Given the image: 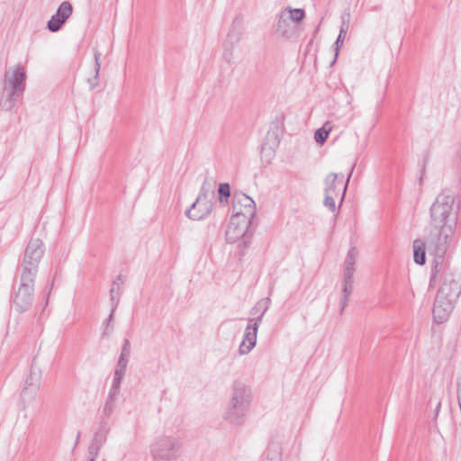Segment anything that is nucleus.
Returning a JSON list of instances; mask_svg holds the SVG:
<instances>
[{"mask_svg": "<svg viewBox=\"0 0 461 461\" xmlns=\"http://www.w3.org/2000/svg\"><path fill=\"white\" fill-rule=\"evenodd\" d=\"M39 388L25 386L23 388L21 393V402L23 408L25 409L27 405L31 404L37 395Z\"/></svg>", "mask_w": 461, "mask_h": 461, "instance_id": "412c9836", "label": "nucleus"}, {"mask_svg": "<svg viewBox=\"0 0 461 461\" xmlns=\"http://www.w3.org/2000/svg\"><path fill=\"white\" fill-rule=\"evenodd\" d=\"M426 245L428 246V242L422 240L413 241V259L418 265L423 266L426 263Z\"/></svg>", "mask_w": 461, "mask_h": 461, "instance_id": "a211bd4d", "label": "nucleus"}, {"mask_svg": "<svg viewBox=\"0 0 461 461\" xmlns=\"http://www.w3.org/2000/svg\"><path fill=\"white\" fill-rule=\"evenodd\" d=\"M349 14L344 13L341 15L342 23L340 26L339 33L337 38V41H335V59H337L339 50L341 46L343 45L344 39L346 37V34L348 32V27H349Z\"/></svg>", "mask_w": 461, "mask_h": 461, "instance_id": "f3484780", "label": "nucleus"}, {"mask_svg": "<svg viewBox=\"0 0 461 461\" xmlns=\"http://www.w3.org/2000/svg\"><path fill=\"white\" fill-rule=\"evenodd\" d=\"M232 209L233 215H240L250 220L256 215V203L243 193L234 194Z\"/></svg>", "mask_w": 461, "mask_h": 461, "instance_id": "9d476101", "label": "nucleus"}, {"mask_svg": "<svg viewBox=\"0 0 461 461\" xmlns=\"http://www.w3.org/2000/svg\"><path fill=\"white\" fill-rule=\"evenodd\" d=\"M99 429H110L108 427V422L106 420V418H103V420L100 421Z\"/></svg>", "mask_w": 461, "mask_h": 461, "instance_id": "37998d69", "label": "nucleus"}, {"mask_svg": "<svg viewBox=\"0 0 461 461\" xmlns=\"http://www.w3.org/2000/svg\"><path fill=\"white\" fill-rule=\"evenodd\" d=\"M52 285H53V284H50V287L48 288V289H49V290H48V294H50V290H51V288H52Z\"/></svg>", "mask_w": 461, "mask_h": 461, "instance_id": "de8ad7c7", "label": "nucleus"}, {"mask_svg": "<svg viewBox=\"0 0 461 461\" xmlns=\"http://www.w3.org/2000/svg\"><path fill=\"white\" fill-rule=\"evenodd\" d=\"M72 13V5L68 1L62 2L59 6L56 14H53L48 22V30L52 32H59L66 21L71 16Z\"/></svg>", "mask_w": 461, "mask_h": 461, "instance_id": "9b49d317", "label": "nucleus"}, {"mask_svg": "<svg viewBox=\"0 0 461 461\" xmlns=\"http://www.w3.org/2000/svg\"><path fill=\"white\" fill-rule=\"evenodd\" d=\"M453 308L454 303L436 296L433 307V317L435 321L438 323L445 322L450 316Z\"/></svg>", "mask_w": 461, "mask_h": 461, "instance_id": "4468645a", "label": "nucleus"}, {"mask_svg": "<svg viewBox=\"0 0 461 461\" xmlns=\"http://www.w3.org/2000/svg\"><path fill=\"white\" fill-rule=\"evenodd\" d=\"M260 324L261 317L249 319L243 334V339L239 347V353L240 355H247L255 348Z\"/></svg>", "mask_w": 461, "mask_h": 461, "instance_id": "1a4fd4ad", "label": "nucleus"}, {"mask_svg": "<svg viewBox=\"0 0 461 461\" xmlns=\"http://www.w3.org/2000/svg\"><path fill=\"white\" fill-rule=\"evenodd\" d=\"M304 17L303 9L290 6L285 8L276 16V33L287 39L294 37L296 32V24L302 22Z\"/></svg>", "mask_w": 461, "mask_h": 461, "instance_id": "39448f33", "label": "nucleus"}, {"mask_svg": "<svg viewBox=\"0 0 461 461\" xmlns=\"http://www.w3.org/2000/svg\"><path fill=\"white\" fill-rule=\"evenodd\" d=\"M264 461H281V454L278 449H268L267 452V457Z\"/></svg>", "mask_w": 461, "mask_h": 461, "instance_id": "f704fd0d", "label": "nucleus"}, {"mask_svg": "<svg viewBox=\"0 0 461 461\" xmlns=\"http://www.w3.org/2000/svg\"><path fill=\"white\" fill-rule=\"evenodd\" d=\"M96 457L88 456L87 461H95Z\"/></svg>", "mask_w": 461, "mask_h": 461, "instance_id": "49530a36", "label": "nucleus"}, {"mask_svg": "<svg viewBox=\"0 0 461 461\" xmlns=\"http://www.w3.org/2000/svg\"><path fill=\"white\" fill-rule=\"evenodd\" d=\"M251 400L249 388L241 382H234L223 419L232 425H241L249 409Z\"/></svg>", "mask_w": 461, "mask_h": 461, "instance_id": "f03ea898", "label": "nucleus"}, {"mask_svg": "<svg viewBox=\"0 0 461 461\" xmlns=\"http://www.w3.org/2000/svg\"><path fill=\"white\" fill-rule=\"evenodd\" d=\"M116 401L106 399L103 408V416L106 419L110 418L114 411Z\"/></svg>", "mask_w": 461, "mask_h": 461, "instance_id": "473e14b6", "label": "nucleus"}, {"mask_svg": "<svg viewBox=\"0 0 461 461\" xmlns=\"http://www.w3.org/2000/svg\"><path fill=\"white\" fill-rule=\"evenodd\" d=\"M332 130V123L330 122H326L323 126L318 129L314 133L315 141L322 145L326 140L328 139L329 133Z\"/></svg>", "mask_w": 461, "mask_h": 461, "instance_id": "5701e85b", "label": "nucleus"}, {"mask_svg": "<svg viewBox=\"0 0 461 461\" xmlns=\"http://www.w3.org/2000/svg\"><path fill=\"white\" fill-rule=\"evenodd\" d=\"M214 185L215 181L213 179H205L202 185L198 197H204L206 200H212V197L214 194V191L212 190Z\"/></svg>", "mask_w": 461, "mask_h": 461, "instance_id": "b1692460", "label": "nucleus"}, {"mask_svg": "<svg viewBox=\"0 0 461 461\" xmlns=\"http://www.w3.org/2000/svg\"><path fill=\"white\" fill-rule=\"evenodd\" d=\"M110 429H98L91 440V443L99 447H103L107 440Z\"/></svg>", "mask_w": 461, "mask_h": 461, "instance_id": "a878e982", "label": "nucleus"}, {"mask_svg": "<svg viewBox=\"0 0 461 461\" xmlns=\"http://www.w3.org/2000/svg\"><path fill=\"white\" fill-rule=\"evenodd\" d=\"M353 170H354V166L351 167V170H350V172L348 174V179H347L346 183L343 185L341 201L343 200V198L345 196L346 190H347V187H348V184L349 178H350V176H351V175L353 173Z\"/></svg>", "mask_w": 461, "mask_h": 461, "instance_id": "a19ab883", "label": "nucleus"}, {"mask_svg": "<svg viewBox=\"0 0 461 461\" xmlns=\"http://www.w3.org/2000/svg\"><path fill=\"white\" fill-rule=\"evenodd\" d=\"M120 393V389L111 386L107 399L116 401Z\"/></svg>", "mask_w": 461, "mask_h": 461, "instance_id": "ea45409f", "label": "nucleus"}, {"mask_svg": "<svg viewBox=\"0 0 461 461\" xmlns=\"http://www.w3.org/2000/svg\"><path fill=\"white\" fill-rule=\"evenodd\" d=\"M354 283H343L342 285V298L340 302V313L343 312L345 307L348 305V298L353 292Z\"/></svg>", "mask_w": 461, "mask_h": 461, "instance_id": "bb28decb", "label": "nucleus"}, {"mask_svg": "<svg viewBox=\"0 0 461 461\" xmlns=\"http://www.w3.org/2000/svg\"><path fill=\"white\" fill-rule=\"evenodd\" d=\"M237 46L224 43L222 44V59L225 62L229 64H233L235 62V55L234 50Z\"/></svg>", "mask_w": 461, "mask_h": 461, "instance_id": "cd10ccee", "label": "nucleus"}, {"mask_svg": "<svg viewBox=\"0 0 461 461\" xmlns=\"http://www.w3.org/2000/svg\"><path fill=\"white\" fill-rule=\"evenodd\" d=\"M269 307V299H262L257 303V304L252 308L251 314L256 315L259 313L257 317H261V321Z\"/></svg>", "mask_w": 461, "mask_h": 461, "instance_id": "c85d7f7f", "label": "nucleus"}, {"mask_svg": "<svg viewBox=\"0 0 461 461\" xmlns=\"http://www.w3.org/2000/svg\"><path fill=\"white\" fill-rule=\"evenodd\" d=\"M79 438H80V431L77 432L74 448L77 446V444L79 442Z\"/></svg>", "mask_w": 461, "mask_h": 461, "instance_id": "c03bdc74", "label": "nucleus"}, {"mask_svg": "<svg viewBox=\"0 0 461 461\" xmlns=\"http://www.w3.org/2000/svg\"><path fill=\"white\" fill-rule=\"evenodd\" d=\"M110 296H111V303H112V311L111 313L106 321V324L103 332V336L106 337L109 336L113 330V326L112 325L113 313L115 312L116 307L119 304V292H117V296H115V289L114 287L111 288L110 290Z\"/></svg>", "mask_w": 461, "mask_h": 461, "instance_id": "6ab92c4d", "label": "nucleus"}, {"mask_svg": "<svg viewBox=\"0 0 461 461\" xmlns=\"http://www.w3.org/2000/svg\"><path fill=\"white\" fill-rule=\"evenodd\" d=\"M457 157H458L459 160L461 161V146L459 147V149L457 151Z\"/></svg>", "mask_w": 461, "mask_h": 461, "instance_id": "a18cd8bd", "label": "nucleus"}, {"mask_svg": "<svg viewBox=\"0 0 461 461\" xmlns=\"http://www.w3.org/2000/svg\"><path fill=\"white\" fill-rule=\"evenodd\" d=\"M41 370L35 366L32 365L30 369V374L25 379L24 385L28 387H34L39 388L41 386Z\"/></svg>", "mask_w": 461, "mask_h": 461, "instance_id": "aec40b11", "label": "nucleus"}, {"mask_svg": "<svg viewBox=\"0 0 461 461\" xmlns=\"http://www.w3.org/2000/svg\"><path fill=\"white\" fill-rule=\"evenodd\" d=\"M121 383H122V380H121V379H118V378H114V377H113V383H112V385H111V386L120 389Z\"/></svg>", "mask_w": 461, "mask_h": 461, "instance_id": "79ce46f5", "label": "nucleus"}, {"mask_svg": "<svg viewBox=\"0 0 461 461\" xmlns=\"http://www.w3.org/2000/svg\"><path fill=\"white\" fill-rule=\"evenodd\" d=\"M131 355V344L129 339H124L122 352L120 354L119 359H118V366H127L129 362V357Z\"/></svg>", "mask_w": 461, "mask_h": 461, "instance_id": "c756f323", "label": "nucleus"}, {"mask_svg": "<svg viewBox=\"0 0 461 461\" xmlns=\"http://www.w3.org/2000/svg\"><path fill=\"white\" fill-rule=\"evenodd\" d=\"M35 278L30 277V280H25L23 276L20 275V285L12 303L13 307L19 313L27 312L32 304Z\"/></svg>", "mask_w": 461, "mask_h": 461, "instance_id": "0eeeda50", "label": "nucleus"}, {"mask_svg": "<svg viewBox=\"0 0 461 461\" xmlns=\"http://www.w3.org/2000/svg\"><path fill=\"white\" fill-rule=\"evenodd\" d=\"M355 268L344 267L343 283H354Z\"/></svg>", "mask_w": 461, "mask_h": 461, "instance_id": "c9c22d12", "label": "nucleus"}, {"mask_svg": "<svg viewBox=\"0 0 461 461\" xmlns=\"http://www.w3.org/2000/svg\"><path fill=\"white\" fill-rule=\"evenodd\" d=\"M44 253L45 246L42 240L40 239H31L26 246L20 267V275L23 276L25 280H30V277H36L38 267Z\"/></svg>", "mask_w": 461, "mask_h": 461, "instance_id": "7ed1b4c3", "label": "nucleus"}, {"mask_svg": "<svg viewBox=\"0 0 461 461\" xmlns=\"http://www.w3.org/2000/svg\"><path fill=\"white\" fill-rule=\"evenodd\" d=\"M150 452L154 461H176L181 456L182 444L176 437L160 436L152 443Z\"/></svg>", "mask_w": 461, "mask_h": 461, "instance_id": "20e7f679", "label": "nucleus"}, {"mask_svg": "<svg viewBox=\"0 0 461 461\" xmlns=\"http://www.w3.org/2000/svg\"><path fill=\"white\" fill-rule=\"evenodd\" d=\"M358 257V252L356 248H351L346 256L345 258V267L355 268L354 266L356 264L357 258Z\"/></svg>", "mask_w": 461, "mask_h": 461, "instance_id": "7c9ffc66", "label": "nucleus"}, {"mask_svg": "<svg viewBox=\"0 0 461 461\" xmlns=\"http://www.w3.org/2000/svg\"><path fill=\"white\" fill-rule=\"evenodd\" d=\"M440 407V402L438 403L437 410Z\"/></svg>", "mask_w": 461, "mask_h": 461, "instance_id": "09e8293b", "label": "nucleus"}, {"mask_svg": "<svg viewBox=\"0 0 461 461\" xmlns=\"http://www.w3.org/2000/svg\"><path fill=\"white\" fill-rule=\"evenodd\" d=\"M243 34V24L240 19H235L232 23L224 43L237 46Z\"/></svg>", "mask_w": 461, "mask_h": 461, "instance_id": "dca6fc26", "label": "nucleus"}, {"mask_svg": "<svg viewBox=\"0 0 461 461\" xmlns=\"http://www.w3.org/2000/svg\"><path fill=\"white\" fill-rule=\"evenodd\" d=\"M3 88L14 91L21 95H23L26 88V71L22 65L17 64L5 70Z\"/></svg>", "mask_w": 461, "mask_h": 461, "instance_id": "6e6552de", "label": "nucleus"}, {"mask_svg": "<svg viewBox=\"0 0 461 461\" xmlns=\"http://www.w3.org/2000/svg\"><path fill=\"white\" fill-rule=\"evenodd\" d=\"M337 179H338V174L336 173H330L325 178V194H330V195H337L336 189H337Z\"/></svg>", "mask_w": 461, "mask_h": 461, "instance_id": "393cba45", "label": "nucleus"}, {"mask_svg": "<svg viewBox=\"0 0 461 461\" xmlns=\"http://www.w3.org/2000/svg\"><path fill=\"white\" fill-rule=\"evenodd\" d=\"M213 208L212 200L204 197H197L191 207L186 210L185 215L193 221H200L206 218Z\"/></svg>", "mask_w": 461, "mask_h": 461, "instance_id": "f8f14e48", "label": "nucleus"}, {"mask_svg": "<svg viewBox=\"0 0 461 461\" xmlns=\"http://www.w3.org/2000/svg\"><path fill=\"white\" fill-rule=\"evenodd\" d=\"M461 293V285L454 279L445 280L440 285L437 295L440 299L447 300L455 303Z\"/></svg>", "mask_w": 461, "mask_h": 461, "instance_id": "ddd939ff", "label": "nucleus"}, {"mask_svg": "<svg viewBox=\"0 0 461 461\" xmlns=\"http://www.w3.org/2000/svg\"><path fill=\"white\" fill-rule=\"evenodd\" d=\"M252 220L244 218L240 215H232L226 230V240L229 243L239 242L240 256L244 255V250L249 246V237L247 232Z\"/></svg>", "mask_w": 461, "mask_h": 461, "instance_id": "423d86ee", "label": "nucleus"}, {"mask_svg": "<svg viewBox=\"0 0 461 461\" xmlns=\"http://www.w3.org/2000/svg\"><path fill=\"white\" fill-rule=\"evenodd\" d=\"M127 366H116V369L114 371L113 377L122 380L125 371H126Z\"/></svg>", "mask_w": 461, "mask_h": 461, "instance_id": "58836bf2", "label": "nucleus"}, {"mask_svg": "<svg viewBox=\"0 0 461 461\" xmlns=\"http://www.w3.org/2000/svg\"><path fill=\"white\" fill-rule=\"evenodd\" d=\"M101 448H102L101 447L90 443V445L88 447V456L97 458Z\"/></svg>", "mask_w": 461, "mask_h": 461, "instance_id": "e433bc0d", "label": "nucleus"}, {"mask_svg": "<svg viewBox=\"0 0 461 461\" xmlns=\"http://www.w3.org/2000/svg\"><path fill=\"white\" fill-rule=\"evenodd\" d=\"M23 95L8 90L2 89V96L0 98V108L4 111H11Z\"/></svg>", "mask_w": 461, "mask_h": 461, "instance_id": "2eb2a0df", "label": "nucleus"}, {"mask_svg": "<svg viewBox=\"0 0 461 461\" xmlns=\"http://www.w3.org/2000/svg\"><path fill=\"white\" fill-rule=\"evenodd\" d=\"M123 283L122 276L119 275L116 279L113 282L112 288L115 289V296H117V292H119V295L121 294V285Z\"/></svg>", "mask_w": 461, "mask_h": 461, "instance_id": "4c0bfd02", "label": "nucleus"}, {"mask_svg": "<svg viewBox=\"0 0 461 461\" xmlns=\"http://www.w3.org/2000/svg\"><path fill=\"white\" fill-rule=\"evenodd\" d=\"M94 58H95V76L93 78H89L88 82L90 84V88L93 90L99 85V75L101 68V53L95 50H94Z\"/></svg>", "mask_w": 461, "mask_h": 461, "instance_id": "4be33fe9", "label": "nucleus"}, {"mask_svg": "<svg viewBox=\"0 0 461 461\" xmlns=\"http://www.w3.org/2000/svg\"><path fill=\"white\" fill-rule=\"evenodd\" d=\"M219 200L222 203L224 201L227 203L230 196V186L228 183H221L218 189Z\"/></svg>", "mask_w": 461, "mask_h": 461, "instance_id": "2f4dec72", "label": "nucleus"}, {"mask_svg": "<svg viewBox=\"0 0 461 461\" xmlns=\"http://www.w3.org/2000/svg\"><path fill=\"white\" fill-rule=\"evenodd\" d=\"M335 196L336 195L325 194V198L323 201L324 206L329 208V210L332 212H334L336 211V203H335V199H334Z\"/></svg>", "mask_w": 461, "mask_h": 461, "instance_id": "72a5a7b5", "label": "nucleus"}, {"mask_svg": "<svg viewBox=\"0 0 461 461\" xmlns=\"http://www.w3.org/2000/svg\"><path fill=\"white\" fill-rule=\"evenodd\" d=\"M458 206L452 194L441 193L430 206L429 231L427 235L428 250L438 259L447 250L457 222Z\"/></svg>", "mask_w": 461, "mask_h": 461, "instance_id": "f257e3e1", "label": "nucleus"}]
</instances>
